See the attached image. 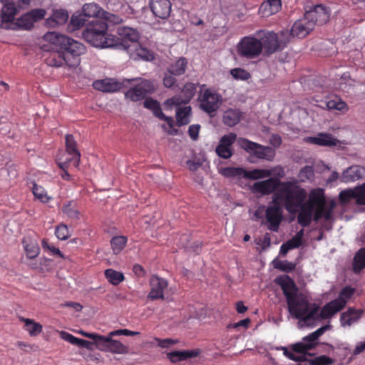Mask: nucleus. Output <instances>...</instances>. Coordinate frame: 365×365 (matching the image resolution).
I'll return each mask as SVG.
<instances>
[{
  "mask_svg": "<svg viewBox=\"0 0 365 365\" xmlns=\"http://www.w3.org/2000/svg\"><path fill=\"white\" fill-rule=\"evenodd\" d=\"M276 282L281 287L292 316L307 326L313 325L317 322L319 306L310 304L304 295L298 293V288L290 277H279L276 279Z\"/></svg>",
  "mask_w": 365,
  "mask_h": 365,
  "instance_id": "f257e3e1",
  "label": "nucleus"
},
{
  "mask_svg": "<svg viewBox=\"0 0 365 365\" xmlns=\"http://www.w3.org/2000/svg\"><path fill=\"white\" fill-rule=\"evenodd\" d=\"M299 202V195H289L288 192L282 190L281 192L274 193L270 204L265 210V219L267 223V228L273 232H277L279 225L283 220L284 207L287 212H292V207Z\"/></svg>",
  "mask_w": 365,
  "mask_h": 365,
  "instance_id": "f03ea898",
  "label": "nucleus"
},
{
  "mask_svg": "<svg viewBox=\"0 0 365 365\" xmlns=\"http://www.w3.org/2000/svg\"><path fill=\"white\" fill-rule=\"evenodd\" d=\"M294 187H295L294 190L299 195V202L292 207L293 210L289 213H295L299 210L297 222L303 227H307L310 225L312 220H314V213L316 208L318 205L322 204V188L312 190L308 200L305 202L307 192L301 187L299 180Z\"/></svg>",
  "mask_w": 365,
  "mask_h": 365,
  "instance_id": "7ed1b4c3",
  "label": "nucleus"
},
{
  "mask_svg": "<svg viewBox=\"0 0 365 365\" xmlns=\"http://www.w3.org/2000/svg\"><path fill=\"white\" fill-rule=\"evenodd\" d=\"M108 25L102 20L88 22L82 33L83 39L91 45L100 48H112L116 39L108 34Z\"/></svg>",
  "mask_w": 365,
  "mask_h": 365,
  "instance_id": "20e7f679",
  "label": "nucleus"
},
{
  "mask_svg": "<svg viewBox=\"0 0 365 365\" xmlns=\"http://www.w3.org/2000/svg\"><path fill=\"white\" fill-rule=\"evenodd\" d=\"M298 180L294 179L288 181H281L277 178H269L265 180L258 181L253 184L252 192L259 193L262 195H268L274 192V193L287 191L289 195L296 194L294 185Z\"/></svg>",
  "mask_w": 365,
  "mask_h": 365,
  "instance_id": "39448f33",
  "label": "nucleus"
},
{
  "mask_svg": "<svg viewBox=\"0 0 365 365\" xmlns=\"http://www.w3.org/2000/svg\"><path fill=\"white\" fill-rule=\"evenodd\" d=\"M354 292L355 289L351 287H344L336 299L326 304L321 311L317 312V321L329 319L343 309L347 303V300L352 297Z\"/></svg>",
  "mask_w": 365,
  "mask_h": 365,
  "instance_id": "423d86ee",
  "label": "nucleus"
},
{
  "mask_svg": "<svg viewBox=\"0 0 365 365\" xmlns=\"http://www.w3.org/2000/svg\"><path fill=\"white\" fill-rule=\"evenodd\" d=\"M61 49L66 57V65L70 68H76L80 64V56L86 50L82 43L68 36L66 37Z\"/></svg>",
  "mask_w": 365,
  "mask_h": 365,
  "instance_id": "0eeeda50",
  "label": "nucleus"
},
{
  "mask_svg": "<svg viewBox=\"0 0 365 365\" xmlns=\"http://www.w3.org/2000/svg\"><path fill=\"white\" fill-rule=\"evenodd\" d=\"M84 336L94 340L96 347L104 351H110L113 354H126L128 353V347L120 341L114 340L110 336H105L94 333H81Z\"/></svg>",
  "mask_w": 365,
  "mask_h": 365,
  "instance_id": "6e6552de",
  "label": "nucleus"
},
{
  "mask_svg": "<svg viewBox=\"0 0 365 365\" xmlns=\"http://www.w3.org/2000/svg\"><path fill=\"white\" fill-rule=\"evenodd\" d=\"M237 145L258 159L272 161L275 156V150L272 148L252 142L245 138H239Z\"/></svg>",
  "mask_w": 365,
  "mask_h": 365,
  "instance_id": "1a4fd4ad",
  "label": "nucleus"
},
{
  "mask_svg": "<svg viewBox=\"0 0 365 365\" xmlns=\"http://www.w3.org/2000/svg\"><path fill=\"white\" fill-rule=\"evenodd\" d=\"M237 53L247 59L259 57L262 53V44L259 38L252 36L243 37L237 44Z\"/></svg>",
  "mask_w": 365,
  "mask_h": 365,
  "instance_id": "9d476101",
  "label": "nucleus"
},
{
  "mask_svg": "<svg viewBox=\"0 0 365 365\" xmlns=\"http://www.w3.org/2000/svg\"><path fill=\"white\" fill-rule=\"evenodd\" d=\"M200 108L204 112L213 116L220 108L222 98L220 94L211 88H206L198 97Z\"/></svg>",
  "mask_w": 365,
  "mask_h": 365,
  "instance_id": "9b49d317",
  "label": "nucleus"
},
{
  "mask_svg": "<svg viewBox=\"0 0 365 365\" xmlns=\"http://www.w3.org/2000/svg\"><path fill=\"white\" fill-rule=\"evenodd\" d=\"M256 36L259 38L262 44V50L267 55H271L286 46V42L279 39L278 36L273 31H259Z\"/></svg>",
  "mask_w": 365,
  "mask_h": 365,
  "instance_id": "f8f14e48",
  "label": "nucleus"
},
{
  "mask_svg": "<svg viewBox=\"0 0 365 365\" xmlns=\"http://www.w3.org/2000/svg\"><path fill=\"white\" fill-rule=\"evenodd\" d=\"M118 36L113 35L116 39L112 48L128 51L130 43H136L139 39L138 32L130 27L120 26L117 29Z\"/></svg>",
  "mask_w": 365,
  "mask_h": 365,
  "instance_id": "ddd939ff",
  "label": "nucleus"
},
{
  "mask_svg": "<svg viewBox=\"0 0 365 365\" xmlns=\"http://www.w3.org/2000/svg\"><path fill=\"white\" fill-rule=\"evenodd\" d=\"M46 13V11L43 9H32L17 19L16 22H13L9 27H7V29L31 30L35 22L45 17Z\"/></svg>",
  "mask_w": 365,
  "mask_h": 365,
  "instance_id": "4468645a",
  "label": "nucleus"
},
{
  "mask_svg": "<svg viewBox=\"0 0 365 365\" xmlns=\"http://www.w3.org/2000/svg\"><path fill=\"white\" fill-rule=\"evenodd\" d=\"M197 83H186L181 90V95H175L164 103L165 110H171L174 106L188 103L195 95Z\"/></svg>",
  "mask_w": 365,
  "mask_h": 365,
  "instance_id": "2eb2a0df",
  "label": "nucleus"
},
{
  "mask_svg": "<svg viewBox=\"0 0 365 365\" xmlns=\"http://www.w3.org/2000/svg\"><path fill=\"white\" fill-rule=\"evenodd\" d=\"M329 327V325L323 326L309 334L308 336H304L302 341L292 345V351L299 354H305L307 351L313 349L317 344L319 337L321 336Z\"/></svg>",
  "mask_w": 365,
  "mask_h": 365,
  "instance_id": "dca6fc26",
  "label": "nucleus"
},
{
  "mask_svg": "<svg viewBox=\"0 0 365 365\" xmlns=\"http://www.w3.org/2000/svg\"><path fill=\"white\" fill-rule=\"evenodd\" d=\"M155 87L152 81L143 79L125 93V98L137 102L143 100L148 94L153 93Z\"/></svg>",
  "mask_w": 365,
  "mask_h": 365,
  "instance_id": "f3484780",
  "label": "nucleus"
},
{
  "mask_svg": "<svg viewBox=\"0 0 365 365\" xmlns=\"http://www.w3.org/2000/svg\"><path fill=\"white\" fill-rule=\"evenodd\" d=\"M1 1L4 2V4L1 11L0 27L7 29L14 22L21 6V0H1Z\"/></svg>",
  "mask_w": 365,
  "mask_h": 365,
  "instance_id": "a211bd4d",
  "label": "nucleus"
},
{
  "mask_svg": "<svg viewBox=\"0 0 365 365\" xmlns=\"http://www.w3.org/2000/svg\"><path fill=\"white\" fill-rule=\"evenodd\" d=\"M150 292L148 299L151 301L165 299L164 293L168 287V282L166 279L160 277L158 275H152L150 281Z\"/></svg>",
  "mask_w": 365,
  "mask_h": 365,
  "instance_id": "6ab92c4d",
  "label": "nucleus"
},
{
  "mask_svg": "<svg viewBox=\"0 0 365 365\" xmlns=\"http://www.w3.org/2000/svg\"><path fill=\"white\" fill-rule=\"evenodd\" d=\"M237 141V135L235 133H230L223 135L215 148L217 155L223 159H229L232 155V145Z\"/></svg>",
  "mask_w": 365,
  "mask_h": 365,
  "instance_id": "aec40b11",
  "label": "nucleus"
},
{
  "mask_svg": "<svg viewBox=\"0 0 365 365\" xmlns=\"http://www.w3.org/2000/svg\"><path fill=\"white\" fill-rule=\"evenodd\" d=\"M314 28V23L307 19V16L304 14L303 19H299L294 23L291 29V34L293 36L302 38L306 37Z\"/></svg>",
  "mask_w": 365,
  "mask_h": 365,
  "instance_id": "412c9836",
  "label": "nucleus"
},
{
  "mask_svg": "<svg viewBox=\"0 0 365 365\" xmlns=\"http://www.w3.org/2000/svg\"><path fill=\"white\" fill-rule=\"evenodd\" d=\"M93 87L94 89L104 93H114L123 87V83L114 78H106L93 81Z\"/></svg>",
  "mask_w": 365,
  "mask_h": 365,
  "instance_id": "4be33fe9",
  "label": "nucleus"
},
{
  "mask_svg": "<svg viewBox=\"0 0 365 365\" xmlns=\"http://www.w3.org/2000/svg\"><path fill=\"white\" fill-rule=\"evenodd\" d=\"M307 19L312 21L314 26L316 24L322 25L328 21L329 19V11L322 5H317L313 9L305 13Z\"/></svg>",
  "mask_w": 365,
  "mask_h": 365,
  "instance_id": "5701e85b",
  "label": "nucleus"
},
{
  "mask_svg": "<svg viewBox=\"0 0 365 365\" xmlns=\"http://www.w3.org/2000/svg\"><path fill=\"white\" fill-rule=\"evenodd\" d=\"M149 5L156 17L164 19L170 16L171 3L169 0H150Z\"/></svg>",
  "mask_w": 365,
  "mask_h": 365,
  "instance_id": "b1692460",
  "label": "nucleus"
},
{
  "mask_svg": "<svg viewBox=\"0 0 365 365\" xmlns=\"http://www.w3.org/2000/svg\"><path fill=\"white\" fill-rule=\"evenodd\" d=\"M66 150L71 157L67 160L72 163L75 168H78L80 163L81 154L77 149V144L72 135H66Z\"/></svg>",
  "mask_w": 365,
  "mask_h": 365,
  "instance_id": "393cba45",
  "label": "nucleus"
},
{
  "mask_svg": "<svg viewBox=\"0 0 365 365\" xmlns=\"http://www.w3.org/2000/svg\"><path fill=\"white\" fill-rule=\"evenodd\" d=\"M365 176V168L360 165H352L345 170L340 180L342 182L348 183L356 181Z\"/></svg>",
  "mask_w": 365,
  "mask_h": 365,
  "instance_id": "a878e982",
  "label": "nucleus"
},
{
  "mask_svg": "<svg viewBox=\"0 0 365 365\" xmlns=\"http://www.w3.org/2000/svg\"><path fill=\"white\" fill-rule=\"evenodd\" d=\"M144 107L152 110L153 115L162 120H165L171 128L173 125V118L166 116L162 111L160 103L153 98H147L143 103Z\"/></svg>",
  "mask_w": 365,
  "mask_h": 365,
  "instance_id": "bb28decb",
  "label": "nucleus"
},
{
  "mask_svg": "<svg viewBox=\"0 0 365 365\" xmlns=\"http://www.w3.org/2000/svg\"><path fill=\"white\" fill-rule=\"evenodd\" d=\"M322 197L323 200L322 204L318 205L314 213V221L315 222H318L322 217H324L326 220H329L332 217V209L334 207V203L332 202L330 207H327L324 190L322 188Z\"/></svg>",
  "mask_w": 365,
  "mask_h": 365,
  "instance_id": "cd10ccee",
  "label": "nucleus"
},
{
  "mask_svg": "<svg viewBox=\"0 0 365 365\" xmlns=\"http://www.w3.org/2000/svg\"><path fill=\"white\" fill-rule=\"evenodd\" d=\"M307 141L314 145L327 147L335 146L339 143V140L332 135L326 133H320L317 136L309 137Z\"/></svg>",
  "mask_w": 365,
  "mask_h": 365,
  "instance_id": "c85d7f7f",
  "label": "nucleus"
},
{
  "mask_svg": "<svg viewBox=\"0 0 365 365\" xmlns=\"http://www.w3.org/2000/svg\"><path fill=\"white\" fill-rule=\"evenodd\" d=\"M363 312L354 308H349L341 314L340 322L343 327H349L356 322L362 316Z\"/></svg>",
  "mask_w": 365,
  "mask_h": 365,
  "instance_id": "c756f323",
  "label": "nucleus"
},
{
  "mask_svg": "<svg viewBox=\"0 0 365 365\" xmlns=\"http://www.w3.org/2000/svg\"><path fill=\"white\" fill-rule=\"evenodd\" d=\"M281 7V0H267L261 4L259 12L263 16H269L277 13Z\"/></svg>",
  "mask_w": 365,
  "mask_h": 365,
  "instance_id": "7c9ffc66",
  "label": "nucleus"
},
{
  "mask_svg": "<svg viewBox=\"0 0 365 365\" xmlns=\"http://www.w3.org/2000/svg\"><path fill=\"white\" fill-rule=\"evenodd\" d=\"M200 351L199 349L175 351L168 353L167 356L170 361L176 363L180 361H184L187 359L196 357L200 354Z\"/></svg>",
  "mask_w": 365,
  "mask_h": 365,
  "instance_id": "2f4dec72",
  "label": "nucleus"
},
{
  "mask_svg": "<svg viewBox=\"0 0 365 365\" xmlns=\"http://www.w3.org/2000/svg\"><path fill=\"white\" fill-rule=\"evenodd\" d=\"M176 123L180 127L187 125L190 122V115L192 114V108L190 106H176Z\"/></svg>",
  "mask_w": 365,
  "mask_h": 365,
  "instance_id": "473e14b6",
  "label": "nucleus"
},
{
  "mask_svg": "<svg viewBox=\"0 0 365 365\" xmlns=\"http://www.w3.org/2000/svg\"><path fill=\"white\" fill-rule=\"evenodd\" d=\"M105 11L98 4L96 3H87L83 6L82 12L86 17H97L102 19L103 13Z\"/></svg>",
  "mask_w": 365,
  "mask_h": 365,
  "instance_id": "72a5a7b5",
  "label": "nucleus"
},
{
  "mask_svg": "<svg viewBox=\"0 0 365 365\" xmlns=\"http://www.w3.org/2000/svg\"><path fill=\"white\" fill-rule=\"evenodd\" d=\"M241 120V113L238 110L229 109L225 112L222 118L224 124L232 127Z\"/></svg>",
  "mask_w": 365,
  "mask_h": 365,
  "instance_id": "f704fd0d",
  "label": "nucleus"
},
{
  "mask_svg": "<svg viewBox=\"0 0 365 365\" xmlns=\"http://www.w3.org/2000/svg\"><path fill=\"white\" fill-rule=\"evenodd\" d=\"M46 64L52 67H61L66 64V59L62 51L53 52L46 58Z\"/></svg>",
  "mask_w": 365,
  "mask_h": 365,
  "instance_id": "c9c22d12",
  "label": "nucleus"
},
{
  "mask_svg": "<svg viewBox=\"0 0 365 365\" xmlns=\"http://www.w3.org/2000/svg\"><path fill=\"white\" fill-rule=\"evenodd\" d=\"M365 268V247L359 249L353 259V271L359 273Z\"/></svg>",
  "mask_w": 365,
  "mask_h": 365,
  "instance_id": "e433bc0d",
  "label": "nucleus"
},
{
  "mask_svg": "<svg viewBox=\"0 0 365 365\" xmlns=\"http://www.w3.org/2000/svg\"><path fill=\"white\" fill-rule=\"evenodd\" d=\"M220 173L226 178H246V170L242 168L226 167L221 169Z\"/></svg>",
  "mask_w": 365,
  "mask_h": 365,
  "instance_id": "4c0bfd02",
  "label": "nucleus"
},
{
  "mask_svg": "<svg viewBox=\"0 0 365 365\" xmlns=\"http://www.w3.org/2000/svg\"><path fill=\"white\" fill-rule=\"evenodd\" d=\"M104 274L108 281L113 285H118L125 279L124 274L113 269H107Z\"/></svg>",
  "mask_w": 365,
  "mask_h": 365,
  "instance_id": "58836bf2",
  "label": "nucleus"
},
{
  "mask_svg": "<svg viewBox=\"0 0 365 365\" xmlns=\"http://www.w3.org/2000/svg\"><path fill=\"white\" fill-rule=\"evenodd\" d=\"M326 106L329 110H336L339 111H346L348 110L347 104L338 96H334L326 102Z\"/></svg>",
  "mask_w": 365,
  "mask_h": 365,
  "instance_id": "ea45409f",
  "label": "nucleus"
},
{
  "mask_svg": "<svg viewBox=\"0 0 365 365\" xmlns=\"http://www.w3.org/2000/svg\"><path fill=\"white\" fill-rule=\"evenodd\" d=\"M22 322L25 323L24 329L31 336H36L42 331V326L31 319L21 318Z\"/></svg>",
  "mask_w": 365,
  "mask_h": 365,
  "instance_id": "a19ab883",
  "label": "nucleus"
},
{
  "mask_svg": "<svg viewBox=\"0 0 365 365\" xmlns=\"http://www.w3.org/2000/svg\"><path fill=\"white\" fill-rule=\"evenodd\" d=\"M128 239L123 235L115 236L110 240V246L115 255L119 254L125 247Z\"/></svg>",
  "mask_w": 365,
  "mask_h": 365,
  "instance_id": "79ce46f5",
  "label": "nucleus"
},
{
  "mask_svg": "<svg viewBox=\"0 0 365 365\" xmlns=\"http://www.w3.org/2000/svg\"><path fill=\"white\" fill-rule=\"evenodd\" d=\"M61 212L71 219H79L80 212L76 209V203L73 201H69L61 207Z\"/></svg>",
  "mask_w": 365,
  "mask_h": 365,
  "instance_id": "37998d69",
  "label": "nucleus"
},
{
  "mask_svg": "<svg viewBox=\"0 0 365 365\" xmlns=\"http://www.w3.org/2000/svg\"><path fill=\"white\" fill-rule=\"evenodd\" d=\"M187 64L186 58H180L168 68V71H170L174 73L175 76L182 75L185 72Z\"/></svg>",
  "mask_w": 365,
  "mask_h": 365,
  "instance_id": "c03bdc74",
  "label": "nucleus"
},
{
  "mask_svg": "<svg viewBox=\"0 0 365 365\" xmlns=\"http://www.w3.org/2000/svg\"><path fill=\"white\" fill-rule=\"evenodd\" d=\"M272 175V172L267 169H254L252 170H246V179L257 180L269 178Z\"/></svg>",
  "mask_w": 365,
  "mask_h": 365,
  "instance_id": "a18cd8bd",
  "label": "nucleus"
},
{
  "mask_svg": "<svg viewBox=\"0 0 365 365\" xmlns=\"http://www.w3.org/2000/svg\"><path fill=\"white\" fill-rule=\"evenodd\" d=\"M32 192L36 199L43 203L48 202L51 200V197L48 195L44 187L36 182L33 185Z\"/></svg>",
  "mask_w": 365,
  "mask_h": 365,
  "instance_id": "49530a36",
  "label": "nucleus"
},
{
  "mask_svg": "<svg viewBox=\"0 0 365 365\" xmlns=\"http://www.w3.org/2000/svg\"><path fill=\"white\" fill-rule=\"evenodd\" d=\"M66 37V36L59 34L56 32H48L44 35L43 38L45 41H47L55 46H59L61 48Z\"/></svg>",
  "mask_w": 365,
  "mask_h": 365,
  "instance_id": "de8ad7c7",
  "label": "nucleus"
},
{
  "mask_svg": "<svg viewBox=\"0 0 365 365\" xmlns=\"http://www.w3.org/2000/svg\"><path fill=\"white\" fill-rule=\"evenodd\" d=\"M273 266L275 269L285 272H291L296 268V264L287 260H274Z\"/></svg>",
  "mask_w": 365,
  "mask_h": 365,
  "instance_id": "09e8293b",
  "label": "nucleus"
},
{
  "mask_svg": "<svg viewBox=\"0 0 365 365\" xmlns=\"http://www.w3.org/2000/svg\"><path fill=\"white\" fill-rule=\"evenodd\" d=\"M314 177V169L312 166L306 165L302 168L298 174V178L299 181L302 182H304L307 180H311Z\"/></svg>",
  "mask_w": 365,
  "mask_h": 365,
  "instance_id": "8fccbe9b",
  "label": "nucleus"
},
{
  "mask_svg": "<svg viewBox=\"0 0 365 365\" xmlns=\"http://www.w3.org/2000/svg\"><path fill=\"white\" fill-rule=\"evenodd\" d=\"M68 19V14L66 10L59 9L56 10L53 12L52 16L51 17V20L55 22L56 24H65Z\"/></svg>",
  "mask_w": 365,
  "mask_h": 365,
  "instance_id": "3c124183",
  "label": "nucleus"
},
{
  "mask_svg": "<svg viewBox=\"0 0 365 365\" xmlns=\"http://www.w3.org/2000/svg\"><path fill=\"white\" fill-rule=\"evenodd\" d=\"M102 19L105 20L108 24H110V25H117L120 24L123 22V18L118 15L110 13L108 11H105L103 13Z\"/></svg>",
  "mask_w": 365,
  "mask_h": 365,
  "instance_id": "603ef678",
  "label": "nucleus"
},
{
  "mask_svg": "<svg viewBox=\"0 0 365 365\" xmlns=\"http://www.w3.org/2000/svg\"><path fill=\"white\" fill-rule=\"evenodd\" d=\"M334 360L326 355L316 356L309 360L310 365H331L334 364Z\"/></svg>",
  "mask_w": 365,
  "mask_h": 365,
  "instance_id": "864d4df0",
  "label": "nucleus"
},
{
  "mask_svg": "<svg viewBox=\"0 0 365 365\" xmlns=\"http://www.w3.org/2000/svg\"><path fill=\"white\" fill-rule=\"evenodd\" d=\"M356 202L358 205H365V183L354 188Z\"/></svg>",
  "mask_w": 365,
  "mask_h": 365,
  "instance_id": "5fc2aeb1",
  "label": "nucleus"
},
{
  "mask_svg": "<svg viewBox=\"0 0 365 365\" xmlns=\"http://www.w3.org/2000/svg\"><path fill=\"white\" fill-rule=\"evenodd\" d=\"M55 235L60 240H66L70 237L68 228L64 224H60L56 226Z\"/></svg>",
  "mask_w": 365,
  "mask_h": 365,
  "instance_id": "6e6d98bb",
  "label": "nucleus"
},
{
  "mask_svg": "<svg viewBox=\"0 0 365 365\" xmlns=\"http://www.w3.org/2000/svg\"><path fill=\"white\" fill-rule=\"evenodd\" d=\"M230 73L235 79L247 80L250 78V74L246 70L240 68H235L230 71Z\"/></svg>",
  "mask_w": 365,
  "mask_h": 365,
  "instance_id": "4d7b16f0",
  "label": "nucleus"
},
{
  "mask_svg": "<svg viewBox=\"0 0 365 365\" xmlns=\"http://www.w3.org/2000/svg\"><path fill=\"white\" fill-rule=\"evenodd\" d=\"M339 198L342 204H346L352 199L355 200L354 188L342 190L339 195Z\"/></svg>",
  "mask_w": 365,
  "mask_h": 365,
  "instance_id": "13d9d810",
  "label": "nucleus"
},
{
  "mask_svg": "<svg viewBox=\"0 0 365 365\" xmlns=\"http://www.w3.org/2000/svg\"><path fill=\"white\" fill-rule=\"evenodd\" d=\"M41 245L43 247V248L45 250H49L51 253L52 255H58L61 258H63L64 259V255H63V253L59 250L58 248H56L55 246H53V245H51L49 242H48V240L47 239H43L42 241H41Z\"/></svg>",
  "mask_w": 365,
  "mask_h": 365,
  "instance_id": "bf43d9fd",
  "label": "nucleus"
},
{
  "mask_svg": "<svg viewBox=\"0 0 365 365\" xmlns=\"http://www.w3.org/2000/svg\"><path fill=\"white\" fill-rule=\"evenodd\" d=\"M86 17L83 13L82 14L73 15L71 19V24L73 29H78L82 27L86 21Z\"/></svg>",
  "mask_w": 365,
  "mask_h": 365,
  "instance_id": "052dcab7",
  "label": "nucleus"
},
{
  "mask_svg": "<svg viewBox=\"0 0 365 365\" xmlns=\"http://www.w3.org/2000/svg\"><path fill=\"white\" fill-rule=\"evenodd\" d=\"M174 73L170 71H167L163 78V83L165 88H171L175 86L176 78L173 76Z\"/></svg>",
  "mask_w": 365,
  "mask_h": 365,
  "instance_id": "680f3d73",
  "label": "nucleus"
},
{
  "mask_svg": "<svg viewBox=\"0 0 365 365\" xmlns=\"http://www.w3.org/2000/svg\"><path fill=\"white\" fill-rule=\"evenodd\" d=\"M24 249L29 259H34L39 253L38 247L33 244L24 245Z\"/></svg>",
  "mask_w": 365,
  "mask_h": 365,
  "instance_id": "e2e57ef3",
  "label": "nucleus"
},
{
  "mask_svg": "<svg viewBox=\"0 0 365 365\" xmlns=\"http://www.w3.org/2000/svg\"><path fill=\"white\" fill-rule=\"evenodd\" d=\"M70 165H72V163H71L68 160H66L65 162L59 163V164H58L60 168L62 169L63 171V173L61 174V178L63 180H68V181L71 180V176L67 171V169Z\"/></svg>",
  "mask_w": 365,
  "mask_h": 365,
  "instance_id": "0e129e2a",
  "label": "nucleus"
},
{
  "mask_svg": "<svg viewBox=\"0 0 365 365\" xmlns=\"http://www.w3.org/2000/svg\"><path fill=\"white\" fill-rule=\"evenodd\" d=\"M138 56L145 61L153 59V53L146 48H140L137 51Z\"/></svg>",
  "mask_w": 365,
  "mask_h": 365,
  "instance_id": "69168bd1",
  "label": "nucleus"
},
{
  "mask_svg": "<svg viewBox=\"0 0 365 365\" xmlns=\"http://www.w3.org/2000/svg\"><path fill=\"white\" fill-rule=\"evenodd\" d=\"M200 125L198 124H193L189 126L188 133L191 139L195 140L198 138Z\"/></svg>",
  "mask_w": 365,
  "mask_h": 365,
  "instance_id": "338daca9",
  "label": "nucleus"
},
{
  "mask_svg": "<svg viewBox=\"0 0 365 365\" xmlns=\"http://www.w3.org/2000/svg\"><path fill=\"white\" fill-rule=\"evenodd\" d=\"M60 336L62 339L71 343V344H74L77 341V337L74 336L70 333H68L64 331H61L59 332Z\"/></svg>",
  "mask_w": 365,
  "mask_h": 365,
  "instance_id": "774afa93",
  "label": "nucleus"
}]
</instances>
